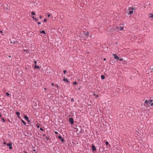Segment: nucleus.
<instances>
[{
    "instance_id": "obj_31",
    "label": "nucleus",
    "mask_w": 153,
    "mask_h": 153,
    "mask_svg": "<svg viewBox=\"0 0 153 153\" xmlns=\"http://www.w3.org/2000/svg\"><path fill=\"white\" fill-rule=\"evenodd\" d=\"M119 60L120 61H122L123 60V59L122 58H120V59H119Z\"/></svg>"
},
{
    "instance_id": "obj_5",
    "label": "nucleus",
    "mask_w": 153,
    "mask_h": 153,
    "mask_svg": "<svg viewBox=\"0 0 153 153\" xmlns=\"http://www.w3.org/2000/svg\"><path fill=\"white\" fill-rule=\"evenodd\" d=\"M24 118H25L26 120H27L28 122H30V121H29V120H28V117H27V116H26V115L25 116H24Z\"/></svg>"
},
{
    "instance_id": "obj_26",
    "label": "nucleus",
    "mask_w": 153,
    "mask_h": 153,
    "mask_svg": "<svg viewBox=\"0 0 153 153\" xmlns=\"http://www.w3.org/2000/svg\"><path fill=\"white\" fill-rule=\"evenodd\" d=\"M105 143L106 145H108L109 144L108 143L107 141Z\"/></svg>"
},
{
    "instance_id": "obj_38",
    "label": "nucleus",
    "mask_w": 153,
    "mask_h": 153,
    "mask_svg": "<svg viewBox=\"0 0 153 153\" xmlns=\"http://www.w3.org/2000/svg\"><path fill=\"white\" fill-rule=\"evenodd\" d=\"M78 127H79V128H80V129L81 131H80L81 132V130H82L81 129V128L79 126Z\"/></svg>"
},
{
    "instance_id": "obj_11",
    "label": "nucleus",
    "mask_w": 153,
    "mask_h": 153,
    "mask_svg": "<svg viewBox=\"0 0 153 153\" xmlns=\"http://www.w3.org/2000/svg\"><path fill=\"white\" fill-rule=\"evenodd\" d=\"M133 13V11L132 10L131 11H130L129 12V13H128L129 14H132Z\"/></svg>"
},
{
    "instance_id": "obj_32",
    "label": "nucleus",
    "mask_w": 153,
    "mask_h": 153,
    "mask_svg": "<svg viewBox=\"0 0 153 153\" xmlns=\"http://www.w3.org/2000/svg\"><path fill=\"white\" fill-rule=\"evenodd\" d=\"M39 18L40 19H41L42 18V17L41 16H40Z\"/></svg>"
},
{
    "instance_id": "obj_51",
    "label": "nucleus",
    "mask_w": 153,
    "mask_h": 153,
    "mask_svg": "<svg viewBox=\"0 0 153 153\" xmlns=\"http://www.w3.org/2000/svg\"><path fill=\"white\" fill-rule=\"evenodd\" d=\"M33 151L35 152V150H34Z\"/></svg>"
},
{
    "instance_id": "obj_3",
    "label": "nucleus",
    "mask_w": 153,
    "mask_h": 153,
    "mask_svg": "<svg viewBox=\"0 0 153 153\" xmlns=\"http://www.w3.org/2000/svg\"><path fill=\"white\" fill-rule=\"evenodd\" d=\"M96 149L95 147L94 146V145H92V150L93 151H95L96 150Z\"/></svg>"
},
{
    "instance_id": "obj_49",
    "label": "nucleus",
    "mask_w": 153,
    "mask_h": 153,
    "mask_svg": "<svg viewBox=\"0 0 153 153\" xmlns=\"http://www.w3.org/2000/svg\"><path fill=\"white\" fill-rule=\"evenodd\" d=\"M25 153H27V152H26V151H25Z\"/></svg>"
},
{
    "instance_id": "obj_1",
    "label": "nucleus",
    "mask_w": 153,
    "mask_h": 153,
    "mask_svg": "<svg viewBox=\"0 0 153 153\" xmlns=\"http://www.w3.org/2000/svg\"><path fill=\"white\" fill-rule=\"evenodd\" d=\"M69 121L70 122L71 124H73L74 123V120L72 118H70L69 120Z\"/></svg>"
},
{
    "instance_id": "obj_13",
    "label": "nucleus",
    "mask_w": 153,
    "mask_h": 153,
    "mask_svg": "<svg viewBox=\"0 0 153 153\" xmlns=\"http://www.w3.org/2000/svg\"><path fill=\"white\" fill-rule=\"evenodd\" d=\"M145 103H149V101H148L147 100H146L145 101Z\"/></svg>"
},
{
    "instance_id": "obj_34",
    "label": "nucleus",
    "mask_w": 153,
    "mask_h": 153,
    "mask_svg": "<svg viewBox=\"0 0 153 153\" xmlns=\"http://www.w3.org/2000/svg\"><path fill=\"white\" fill-rule=\"evenodd\" d=\"M2 120L4 122L5 121V120H4V118H2Z\"/></svg>"
},
{
    "instance_id": "obj_20",
    "label": "nucleus",
    "mask_w": 153,
    "mask_h": 153,
    "mask_svg": "<svg viewBox=\"0 0 153 153\" xmlns=\"http://www.w3.org/2000/svg\"><path fill=\"white\" fill-rule=\"evenodd\" d=\"M9 148L10 150L12 148V145H10L9 146Z\"/></svg>"
},
{
    "instance_id": "obj_41",
    "label": "nucleus",
    "mask_w": 153,
    "mask_h": 153,
    "mask_svg": "<svg viewBox=\"0 0 153 153\" xmlns=\"http://www.w3.org/2000/svg\"><path fill=\"white\" fill-rule=\"evenodd\" d=\"M32 18L33 19H35V17L34 16H33L32 17Z\"/></svg>"
},
{
    "instance_id": "obj_30",
    "label": "nucleus",
    "mask_w": 153,
    "mask_h": 153,
    "mask_svg": "<svg viewBox=\"0 0 153 153\" xmlns=\"http://www.w3.org/2000/svg\"><path fill=\"white\" fill-rule=\"evenodd\" d=\"M44 22H46L47 21V19H45L44 20Z\"/></svg>"
},
{
    "instance_id": "obj_43",
    "label": "nucleus",
    "mask_w": 153,
    "mask_h": 153,
    "mask_svg": "<svg viewBox=\"0 0 153 153\" xmlns=\"http://www.w3.org/2000/svg\"><path fill=\"white\" fill-rule=\"evenodd\" d=\"M35 19L36 21H38V20L36 19Z\"/></svg>"
},
{
    "instance_id": "obj_21",
    "label": "nucleus",
    "mask_w": 153,
    "mask_h": 153,
    "mask_svg": "<svg viewBox=\"0 0 153 153\" xmlns=\"http://www.w3.org/2000/svg\"><path fill=\"white\" fill-rule=\"evenodd\" d=\"M150 15H151V16L149 17L150 18H153V14H152L151 13L150 14Z\"/></svg>"
},
{
    "instance_id": "obj_44",
    "label": "nucleus",
    "mask_w": 153,
    "mask_h": 153,
    "mask_svg": "<svg viewBox=\"0 0 153 153\" xmlns=\"http://www.w3.org/2000/svg\"><path fill=\"white\" fill-rule=\"evenodd\" d=\"M3 143L4 144H6V142H4Z\"/></svg>"
},
{
    "instance_id": "obj_23",
    "label": "nucleus",
    "mask_w": 153,
    "mask_h": 153,
    "mask_svg": "<svg viewBox=\"0 0 153 153\" xmlns=\"http://www.w3.org/2000/svg\"><path fill=\"white\" fill-rule=\"evenodd\" d=\"M151 68L152 71H153V65L151 66Z\"/></svg>"
},
{
    "instance_id": "obj_19",
    "label": "nucleus",
    "mask_w": 153,
    "mask_h": 153,
    "mask_svg": "<svg viewBox=\"0 0 153 153\" xmlns=\"http://www.w3.org/2000/svg\"><path fill=\"white\" fill-rule=\"evenodd\" d=\"M31 14L32 15H34L35 14V13L33 12H32L31 13Z\"/></svg>"
},
{
    "instance_id": "obj_27",
    "label": "nucleus",
    "mask_w": 153,
    "mask_h": 153,
    "mask_svg": "<svg viewBox=\"0 0 153 153\" xmlns=\"http://www.w3.org/2000/svg\"><path fill=\"white\" fill-rule=\"evenodd\" d=\"M40 129L41 131H44L43 129L42 128H40Z\"/></svg>"
},
{
    "instance_id": "obj_2",
    "label": "nucleus",
    "mask_w": 153,
    "mask_h": 153,
    "mask_svg": "<svg viewBox=\"0 0 153 153\" xmlns=\"http://www.w3.org/2000/svg\"><path fill=\"white\" fill-rule=\"evenodd\" d=\"M113 55L114 56V58L115 59L117 60H118L119 59V57L117 56V55L116 54H113Z\"/></svg>"
},
{
    "instance_id": "obj_47",
    "label": "nucleus",
    "mask_w": 153,
    "mask_h": 153,
    "mask_svg": "<svg viewBox=\"0 0 153 153\" xmlns=\"http://www.w3.org/2000/svg\"><path fill=\"white\" fill-rule=\"evenodd\" d=\"M56 86L57 87H59V86H58V85H56Z\"/></svg>"
},
{
    "instance_id": "obj_36",
    "label": "nucleus",
    "mask_w": 153,
    "mask_h": 153,
    "mask_svg": "<svg viewBox=\"0 0 153 153\" xmlns=\"http://www.w3.org/2000/svg\"><path fill=\"white\" fill-rule=\"evenodd\" d=\"M150 105L151 106H153V102L151 103Z\"/></svg>"
},
{
    "instance_id": "obj_15",
    "label": "nucleus",
    "mask_w": 153,
    "mask_h": 153,
    "mask_svg": "<svg viewBox=\"0 0 153 153\" xmlns=\"http://www.w3.org/2000/svg\"><path fill=\"white\" fill-rule=\"evenodd\" d=\"M129 9V10H134V7H132L131 8H130Z\"/></svg>"
},
{
    "instance_id": "obj_4",
    "label": "nucleus",
    "mask_w": 153,
    "mask_h": 153,
    "mask_svg": "<svg viewBox=\"0 0 153 153\" xmlns=\"http://www.w3.org/2000/svg\"><path fill=\"white\" fill-rule=\"evenodd\" d=\"M16 114L17 115V116L18 118H19V115H20V113L19 112H16Z\"/></svg>"
},
{
    "instance_id": "obj_9",
    "label": "nucleus",
    "mask_w": 153,
    "mask_h": 153,
    "mask_svg": "<svg viewBox=\"0 0 153 153\" xmlns=\"http://www.w3.org/2000/svg\"><path fill=\"white\" fill-rule=\"evenodd\" d=\"M34 68H37V69H39V68H40V67L39 66H38L36 65H35L34 66Z\"/></svg>"
},
{
    "instance_id": "obj_48",
    "label": "nucleus",
    "mask_w": 153,
    "mask_h": 153,
    "mask_svg": "<svg viewBox=\"0 0 153 153\" xmlns=\"http://www.w3.org/2000/svg\"><path fill=\"white\" fill-rule=\"evenodd\" d=\"M46 138L47 139V140H48V138L46 137Z\"/></svg>"
},
{
    "instance_id": "obj_22",
    "label": "nucleus",
    "mask_w": 153,
    "mask_h": 153,
    "mask_svg": "<svg viewBox=\"0 0 153 153\" xmlns=\"http://www.w3.org/2000/svg\"><path fill=\"white\" fill-rule=\"evenodd\" d=\"M6 95L7 96H9L10 95V94L9 93L7 92L6 93Z\"/></svg>"
},
{
    "instance_id": "obj_40",
    "label": "nucleus",
    "mask_w": 153,
    "mask_h": 153,
    "mask_svg": "<svg viewBox=\"0 0 153 153\" xmlns=\"http://www.w3.org/2000/svg\"><path fill=\"white\" fill-rule=\"evenodd\" d=\"M41 24V22H38V25H40V24Z\"/></svg>"
},
{
    "instance_id": "obj_54",
    "label": "nucleus",
    "mask_w": 153,
    "mask_h": 153,
    "mask_svg": "<svg viewBox=\"0 0 153 153\" xmlns=\"http://www.w3.org/2000/svg\"><path fill=\"white\" fill-rule=\"evenodd\" d=\"M46 88H45V90H46Z\"/></svg>"
},
{
    "instance_id": "obj_25",
    "label": "nucleus",
    "mask_w": 153,
    "mask_h": 153,
    "mask_svg": "<svg viewBox=\"0 0 153 153\" xmlns=\"http://www.w3.org/2000/svg\"><path fill=\"white\" fill-rule=\"evenodd\" d=\"M58 137L59 138V139H62V136L60 135L59 136V137Z\"/></svg>"
},
{
    "instance_id": "obj_24",
    "label": "nucleus",
    "mask_w": 153,
    "mask_h": 153,
    "mask_svg": "<svg viewBox=\"0 0 153 153\" xmlns=\"http://www.w3.org/2000/svg\"><path fill=\"white\" fill-rule=\"evenodd\" d=\"M77 82H74V83L73 84L74 85H76L77 84Z\"/></svg>"
},
{
    "instance_id": "obj_28",
    "label": "nucleus",
    "mask_w": 153,
    "mask_h": 153,
    "mask_svg": "<svg viewBox=\"0 0 153 153\" xmlns=\"http://www.w3.org/2000/svg\"><path fill=\"white\" fill-rule=\"evenodd\" d=\"M54 133L56 134H58V132L56 131H55Z\"/></svg>"
},
{
    "instance_id": "obj_53",
    "label": "nucleus",
    "mask_w": 153,
    "mask_h": 153,
    "mask_svg": "<svg viewBox=\"0 0 153 153\" xmlns=\"http://www.w3.org/2000/svg\"><path fill=\"white\" fill-rule=\"evenodd\" d=\"M1 33H2V31H1L0 32Z\"/></svg>"
},
{
    "instance_id": "obj_6",
    "label": "nucleus",
    "mask_w": 153,
    "mask_h": 153,
    "mask_svg": "<svg viewBox=\"0 0 153 153\" xmlns=\"http://www.w3.org/2000/svg\"><path fill=\"white\" fill-rule=\"evenodd\" d=\"M96 13H97V15H99L100 14V11H99V10H97L96 12Z\"/></svg>"
},
{
    "instance_id": "obj_10",
    "label": "nucleus",
    "mask_w": 153,
    "mask_h": 153,
    "mask_svg": "<svg viewBox=\"0 0 153 153\" xmlns=\"http://www.w3.org/2000/svg\"><path fill=\"white\" fill-rule=\"evenodd\" d=\"M12 143H9L7 144V146H9L10 145H12Z\"/></svg>"
},
{
    "instance_id": "obj_17",
    "label": "nucleus",
    "mask_w": 153,
    "mask_h": 153,
    "mask_svg": "<svg viewBox=\"0 0 153 153\" xmlns=\"http://www.w3.org/2000/svg\"><path fill=\"white\" fill-rule=\"evenodd\" d=\"M149 103H150L153 101V100L151 99H150L149 100Z\"/></svg>"
},
{
    "instance_id": "obj_18",
    "label": "nucleus",
    "mask_w": 153,
    "mask_h": 153,
    "mask_svg": "<svg viewBox=\"0 0 153 153\" xmlns=\"http://www.w3.org/2000/svg\"><path fill=\"white\" fill-rule=\"evenodd\" d=\"M22 122L24 125H26V123L25 122V121L24 120H22Z\"/></svg>"
},
{
    "instance_id": "obj_37",
    "label": "nucleus",
    "mask_w": 153,
    "mask_h": 153,
    "mask_svg": "<svg viewBox=\"0 0 153 153\" xmlns=\"http://www.w3.org/2000/svg\"><path fill=\"white\" fill-rule=\"evenodd\" d=\"M47 16L48 17H50V15L49 14H48Z\"/></svg>"
},
{
    "instance_id": "obj_50",
    "label": "nucleus",
    "mask_w": 153,
    "mask_h": 153,
    "mask_svg": "<svg viewBox=\"0 0 153 153\" xmlns=\"http://www.w3.org/2000/svg\"><path fill=\"white\" fill-rule=\"evenodd\" d=\"M77 131H78V128H77Z\"/></svg>"
},
{
    "instance_id": "obj_7",
    "label": "nucleus",
    "mask_w": 153,
    "mask_h": 153,
    "mask_svg": "<svg viewBox=\"0 0 153 153\" xmlns=\"http://www.w3.org/2000/svg\"><path fill=\"white\" fill-rule=\"evenodd\" d=\"M89 34V33L88 32H85V36H88Z\"/></svg>"
},
{
    "instance_id": "obj_42",
    "label": "nucleus",
    "mask_w": 153,
    "mask_h": 153,
    "mask_svg": "<svg viewBox=\"0 0 153 153\" xmlns=\"http://www.w3.org/2000/svg\"><path fill=\"white\" fill-rule=\"evenodd\" d=\"M52 86H54V84H53V83H52Z\"/></svg>"
},
{
    "instance_id": "obj_52",
    "label": "nucleus",
    "mask_w": 153,
    "mask_h": 153,
    "mask_svg": "<svg viewBox=\"0 0 153 153\" xmlns=\"http://www.w3.org/2000/svg\"><path fill=\"white\" fill-rule=\"evenodd\" d=\"M96 97H98V95L96 96Z\"/></svg>"
},
{
    "instance_id": "obj_14",
    "label": "nucleus",
    "mask_w": 153,
    "mask_h": 153,
    "mask_svg": "<svg viewBox=\"0 0 153 153\" xmlns=\"http://www.w3.org/2000/svg\"><path fill=\"white\" fill-rule=\"evenodd\" d=\"M40 32L41 33H44V34H45L46 33L45 32L44 30H42V31H41Z\"/></svg>"
},
{
    "instance_id": "obj_46",
    "label": "nucleus",
    "mask_w": 153,
    "mask_h": 153,
    "mask_svg": "<svg viewBox=\"0 0 153 153\" xmlns=\"http://www.w3.org/2000/svg\"><path fill=\"white\" fill-rule=\"evenodd\" d=\"M103 60H106V59L105 58H104Z\"/></svg>"
},
{
    "instance_id": "obj_45",
    "label": "nucleus",
    "mask_w": 153,
    "mask_h": 153,
    "mask_svg": "<svg viewBox=\"0 0 153 153\" xmlns=\"http://www.w3.org/2000/svg\"><path fill=\"white\" fill-rule=\"evenodd\" d=\"M37 127L38 128H39V126H38V125L37 126Z\"/></svg>"
},
{
    "instance_id": "obj_12",
    "label": "nucleus",
    "mask_w": 153,
    "mask_h": 153,
    "mask_svg": "<svg viewBox=\"0 0 153 153\" xmlns=\"http://www.w3.org/2000/svg\"><path fill=\"white\" fill-rule=\"evenodd\" d=\"M101 78L102 79H105V76L104 75H101Z\"/></svg>"
},
{
    "instance_id": "obj_16",
    "label": "nucleus",
    "mask_w": 153,
    "mask_h": 153,
    "mask_svg": "<svg viewBox=\"0 0 153 153\" xmlns=\"http://www.w3.org/2000/svg\"><path fill=\"white\" fill-rule=\"evenodd\" d=\"M123 27H119V29L120 30H123Z\"/></svg>"
},
{
    "instance_id": "obj_29",
    "label": "nucleus",
    "mask_w": 153,
    "mask_h": 153,
    "mask_svg": "<svg viewBox=\"0 0 153 153\" xmlns=\"http://www.w3.org/2000/svg\"><path fill=\"white\" fill-rule=\"evenodd\" d=\"M61 141L62 142H63L64 141V140L63 139H61Z\"/></svg>"
},
{
    "instance_id": "obj_33",
    "label": "nucleus",
    "mask_w": 153,
    "mask_h": 153,
    "mask_svg": "<svg viewBox=\"0 0 153 153\" xmlns=\"http://www.w3.org/2000/svg\"><path fill=\"white\" fill-rule=\"evenodd\" d=\"M74 100V99L73 98L71 99V102L73 101Z\"/></svg>"
},
{
    "instance_id": "obj_39",
    "label": "nucleus",
    "mask_w": 153,
    "mask_h": 153,
    "mask_svg": "<svg viewBox=\"0 0 153 153\" xmlns=\"http://www.w3.org/2000/svg\"><path fill=\"white\" fill-rule=\"evenodd\" d=\"M36 62H37L36 61H35V62H34V63H35V65H36Z\"/></svg>"
},
{
    "instance_id": "obj_35",
    "label": "nucleus",
    "mask_w": 153,
    "mask_h": 153,
    "mask_svg": "<svg viewBox=\"0 0 153 153\" xmlns=\"http://www.w3.org/2000/svg\"><path fill=\"white\" fill-rule=\"evenodd\" d=\"M63 72H64L65 74L66 73V70H65V71H63Z\"/></svg>"
},
{
    "instance_id": "obj_8",
    "label": "nucleus",
    "mask_w": 153,
    "mask_h": 153,
    "mask_svg": "<svg viewBox=\"0 0 153 153\" xmlns=\"http://www.w3.org/2000/svg\"><path fill=\"white\" fill-rule=\"evenodd\" d=\"M63 80L64 81H66L67 82H69V81L67 79L65 78H64Z\"/></svg>"
}]
</instances>
